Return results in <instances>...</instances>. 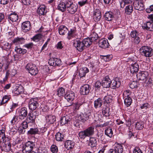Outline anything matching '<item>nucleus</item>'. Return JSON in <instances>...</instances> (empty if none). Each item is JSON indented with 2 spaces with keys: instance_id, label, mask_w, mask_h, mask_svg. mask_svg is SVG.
<instances>
[{
  "instance_id": "obj_1",
  "label": "nucleus",
  "mask_w": 153,
  "mask_h": 153,
  "mask_svg": "<svg viewBox=\"0 0 153 153\" xmlns=\"http://www.w3.org/2000/svg\"><path fill=\"white\" fill-rule=\"evenodd\" d=\"M94 133V127L90 126L85 130L80 132L79 133V138L84 139L86 137L92 135Z\"/></svg>"
},
{
  "instance_id": "obj_2",
  "label": "nucleus",
  "mask_w": 153,
  "mask_h": 153,
  "mask_svg": "<svg viewBox=\"0 0 153 153\" xmlns=\"http://www.w3.org/2000/svg\"><path fill=\"white\" fill-rule=\"evenodd\" d=\"M75 97L74 92H71L67 93L65 95L66 100L63 103L64 106L68 107L71 105L72 104V101L74 100Z\"/></svg>"
},
{
  "instance_id": "obj_3",
  "label": "nucleus",
  "mask_w": 153,
  "mask_h": 153,
  "mask_svg": "<svg viewBox=\"0 0 153 153\" xmlns=\"http://www.w3.org/2000/svg\"><path fill=\"white\" fill-rule=\"evenodd\" d=\"M67 10L69 13L74 14L78 8L77 6L73 3L71 0H67L66 1Z\"/></svg>"
},
{
  "instance_id": "obj_4",
  "label": "nucleus",
  "mask_w": 153,
  "mask_h": 153,
  "mask_svg": "<svg viewBox=\"0 0 153 153\" xmlns=\"http://www.w3.org/2000/svg\"><path fill=\"white\" fill-rule=\"evenodd\" d=\"M34 146V143L28 141L26 143L23 147L22 152L23 153H30Z\"/></svg>"
},
{
  "instance_id": "obj_5",
  "label": "nucleus",
  "mask_w": 153,
  "mask_h": 153,
  "mask_svg": "<svg viewBox=\"0 0 153 153\" xmlns=\"http://www.w3.org/2000/svg\"><path fill=\"white\" fill-rule=\"evenodd\" d=\"M140 52L142 55L149 57L152 55V50L151 48L148 46H143L140 48Z\"/></svg>"
},
{
  "instance_id": "obj_6",
  "label": "nucleus",
  "mask_w": 153,
  "mask_h": 153,
  "mask_svg": "<svg viewBox=\"0 0 153 153\" xmlns=\"http://www.w3.org/2000/svg\"><path fill=\"white\" fill-rule=\"evenodd\" d=\"M29 72L32 75H35L38 72V70L36 65L33 64L28 63L25 67Z\"/></svg>"
},
{
  "instance_id": "obj_7",
  "label": "nucleus",
  "mask_w": 153,
  "mask_h": 153,
  "mask_svg": "<svg viewBox=\"0 0 153 153\" xmlns=\"http://www.w3.org/2000/svg\"><path fill=\"white\" fill-rule=\"evenodd\" d=\"M90 114V113L86 114L85 113H81L76 116V119L78 121L84 123L86 120L89 119Z\"/></svg>"
},
{
  "instance_id": "obj_8",
  "label": "nucleus",
  "mask_w": 153,
  "mask_h": 153,
  "mask_svg": "<svg viewBox=\"0 0 153 153\" xmlns=\"http://www.w3.org/2000/svg\"><path fill=\"white\" fill-rule=\"evenodd\" d=\"M134 8L139 11H142L145 9L143 0H135L134 3Z\"/></svg>"
},
{
  "instance_id": "obj_9",
  "label": "nucleus",
  "mask_w": 153,
  "mask_h": 153,
  "mask_svg": "<svg viewBox=\"0 0 153 153\" xmlns=\"http://www.w3.org/2000/svg\"><path fill=\"white\" fill-rule=\"evenodd\" d=\"M73 45L76 48L77 50L80 51H82L85 48L83 42L80 41L78 39H77L74 41Z\"/></svg>"
},
{
  "instance_id": "obj_10",
  "label": "nucleus",
  "mask_w": 153,
  "mask_h": 153,
  "mask_svg": "<svg viewBox=\"0 0 153 153\" xmlns=\"http://www.w3.org/2000/svg\"><path fill=\"white\" fill-rule=\"evenodd\" d=\"M48 62L50 65L53 66H59L61 65V60L58 58H51Z\"/></svg>"
},
{
  "instance_id": "obj_11",
  "label": "nucleus",
  "mask_w": 153,
  "mask_h": 153,
  "mask_svg": "<svg viewBox=\"0 0 153 153\" xmlns=\"http://www.w3.org/2000/svg\"><path fill=\"white\" fill-rule=\"evenodd\" d=\"M148 76V73L147 71H142L139 72L137 75V77L138 79L144 81L146 80Z\"/></svg>"
},
{
  "instance_id": "obj_12",
  "label": "nucleus",
  "mask_w": 153,
  "mask_h": 153,
  "mask_svg": "<svg viewBox=\"0 0 153 153\" xmlns=\"http://www.w3.org/2000/svg\"><path fill=\"white\" fill-rule=\"evenodd\" d=\"M38 105V103L36 99H30L29 102V107L31 110H35Z\"/></svg>"
},
{
  "instance_id": "obj_13",
  "label": "nucleus",
  "mask_w": 153,
  "mask_h": 153,
  "mask_svg": "<svg viewBox=\"0 0 153 153\" xmlns=\"http://www.w3.org/2000/svg\"><path fill=\"white\" fill-rule=\"evenodd\" d=\"M91 89L90 86L88 84L83 85L80 88V92L83 95H87L89 93Z\"/></svg>"
},
{
  "instance_id": "obj_14",
  "label": "nucleus",
  "mask_w": 153,
  "mask_h": 153,
  "mask_svg": "<svg viewBox=\"0 0 153 153\" xmlns=\"http://www.w3.org/2000/svg\"><path fill=\"white\" fill-rule=\"evenodd\" d=\"M111 80L108 76H105L102 81V85L103 87L107 88L110 87Z\"/></svg>"
},
{
  "instance_id": "obj_15",
  "label": "nucleus",
  "mask_w": 153,
  "mask_h": 153,
  "mask_svg": "<svg viewBox=\"0 0 153 153\" xmlns=\"http://www.w3.org/2000/svg\"><path fill=\"white\" fill-rule=\"evenodd\" d=\"M93 17L94 20L96 22H98L101 19L102 16L100 11L98 9H96L94 10Z\"/></svg>"
},
{
  "instance_id": "obj_16",
  "label": "nucleus",
  "mask_w": 153,
  "mask_h": 153,
  "mask_svg": "<svg viewBox=\"0 0 153 153\" xmlns=\"http://www.w3.org/2000/svg\"><path fill=\"white\" fill-rule=\"evenodd\" d=\"M36 113H30L28 114L27 121L28 123H34L36 117Z\"/></svg>"
},
{
  "instance_id": "obj_17",
  "label": "nucleus",
  "mask_w": 153,
  "mask_h": 153,
  "mask_svg": "<svg viewBox=\"0 0 153 153\" xmlns=\"http://www.w3.org/2000/svg\"><path fill=\"white\" fill-rule=\"evenodd\" d=\"M22 30L24 32H27L31 28L30 24L29 22L27 21L22 23L21 26Z\"/></svg>"
},
{
  "instance_id": "obj_18",
  "label": "nucleus",
  "mask_w": 153,
  "mask_h": 153,
  "mask_svg": "<svg viewBox=\"0 0 153 153\" xmlns=\"http://www.w3.org/2000/svg\"><path fill=\"white\" fill-rule=\"evenodd\" d=\"M99 43V46L102 48H106L109 46L108 40L104 38L100 39Z\"/></svg>"
},
{
  "instance_id": "obj_19",
  "label": "nucleus",
  "mask_w": 153,
  "mask_h": 153,
  "mask_svg": "<svg viewBox=\"0 0 153 153\" xmlns=\"http://www.w3.org/2000/svg\"><path fill=\"white\" fill-rule=\"evenodd\" d=\"M139 66L137 63L132 64L130 67V70L131 73H136L138 71Z\"/></svg>"
},
{
  "instance_id": "obj_20",
  "label": "nucleus",
  "mask_w": 153,
  "mask_h": 153,
  "mask_svg": "<svg viewBox=\"0 0 153 153\" xmlns=\"http://www.w3.org/2000/svg\"><path fill=\"white\" fill-rule=\"evenodd\" d=\"M47 12L46 7L44 5H41L37 10V13L39 15H44Z\"/></svg>"
},
{
  "instance_id": "obj_21",
  "label": "nucleus",
  "mask_w": 153,
  "mask_h": 153,
  "mask_svg": "<svg viewBox=\"0 0 153 153\" xmlns=\"http://www.w3.org/2000/svg\"><path fill=\"white\" fill-rule=\"evenodd\" d=\"M89 72V70L86 67H83L80 68L79 71V75L80 77L85 76L86 74Z\"/></svg>"
},
{
  "instance_id": "obj_22",
  "label": "nucleus",
  "mask_w": 153,
  "mask_h": 153,
  "mask_svg": "<svg viewBox=\"0 0 153 153\" xmlns=\"http://www.w3.org/2000/svg\"><path fill=\"white\" fill-rule=\"evenodd\" d=\"M46 118L47 122L49 124L54 123L56 120V117L54 115H47Z\"/></svg>"
},
{
  "instance_id": "obj_23",
  "label": "nucleus",
  "mask_w": 153,
  "mask_h": 153,
  "mask_svg": "<svg viewBox=\"0 0 153 153\" xmlns=\"http://www.w3.org/2000/svg\"><path fill=\"white\" fill-rule=\"evenodd\" d=\"M121 82L120 81L114 80L111 81L110 87L113 89H115L116 88H119Z\"/></svg>"
},
{
  "instance_id": "obj_24",
  "label": "nucleus",
  "mask_w": 153,
  "mask_h": 153,
  "mask_svg": "<svg viewBox=\"0 0 153 153\" xmlns=\"http://www.w3.org/2000/svg\"><path fill=\"white\" fill-rule=\"evenodd\" d=\"M68 32V28L65 26H60L59 28V32L61 35H64Z\"/></svg>"
},
{
  "instance_id": "obj_25",
  "label": "nucleus",
  "mask_w": 153,
  "mask_h": 153,
  "mask_svg": "<svg viewBox=\"0 0 153 153\" xmlns=\"http://www.w3.org/2000/svg\"><path fill=\"white\" fill-rule=\"evenodd\" d=\"M27 108L25 107L22 108L20 111V119H23L27 116Z\"/></svg>"
},
{
  "instance_id": "obj_26",
  "label": "nucleus",
  "mask_w": 153,
  "mask_h": 153,
  "mask_svg": "<svg viewBox=\"0 0 153 153\" xmlns=\"http://www.w3.org/2000/svg\"><path fill=\"white\" fill-rule=\"evenodd\" d=\"M28 123L26 122H23L21 124V126H20V133L23 134L25 131V129L27 128L28 127L27 123Z\"/></svg>"
},
{
  "instance_id": "obj_27",
  "label": "nucleus",
  "mask_w": 153,
  "mask_h": 153,
  "mask_svg": "<svg viewBox=\"0 0 153 153\" xmlns=\"http://www.w3.org/2000/svg\"><path fill=\"white\" fill-rule=\"evenodd\" d=\"M143 27L148 30L150 31L153 30V24L151 22H148L144 23Z\"/></svg>"
},
{
  "instance_id": "obj_28",
  "label": "nucleus",
  "mask_w": 153,
  "mask_h": 153,
  "mask_svg": "<svg viewBox=\"0 0 153 153\" xmlns=\"http://www.w3.org/2000/svg\"><path fill=\"white\" fill-rule=\"evenodd\" d=\"M66 0L65 3L63 2H61L59 4L58 6V9L60 10L62 12L64 11L66 9H67L66 7Z\"/></svg>"
},
{
  "instance_id": "obj_29",
  "label": "nucleus",
  "mask_w": 153,
  "mask_h": 153,
  "mask_svg": "<svg viewBox=\"0 0 153 153\" xmlns=\"http://www.w3.org/2000/svg\"><path fill=\"white\" fill-rule=\"evenodd\" d=\"M74 143L72 141L68 140L65 143V147L68 149H71L74 147Z\"/></svg>"
},
{
  "instance_id": "obj_30",
  "label": "nucleus",
  "mask_w": 153,
  "mask_h": 153,
  "mask_svg": "<svg viewBox=\"0 0 153 153\" xmlns=\"http://www.w3.org/2000/svg\"><path fill=\"white\" fill-rule=\"evenodd\" d=\"M114 150L118 153H122L123 151V147L120 144H115Z\"/></svg>"
},
{
  "instance_id": "obj_31",
  "label": "nucleus",
  "mask_w": 153,
  "mask_h": 153,
  "mask_svg": "<svg viewBox=\"0 0 153 153\" xmlns=\"http://www.w3.org/2000/svg\"><path fill=\"white\" fill-rule=\"evenodd\" d=\"M18 15L16 13H11L8 17V19L13 22L16 21L18 19Z\"/></svg>"
},
{
  "instance_id": "obj_32",
  "label": "nucleus",
  "mask_w": 153,
  "mask_h": 153,
  "mask_svg": "<svg viewBox=\"0 0 153 153\" xmlns=\"http://www.w3.org/2000/svg\"><path fill=\"white\" fill-rule=\"evenodd\" d=\"M5 146H4V150L6 152H9L11 150V144L8 141L6 142V141L4 142Z\"/></svg>"
},
{
  "instance_id": "obj_33",
  "label": "nucleus",
  "mask_w": 153,
  "mask_h": 153,
  "mask_svg": "<svg viewBox=\"0 0 153 153\" xmlns=\"http://www.w3.org/2000/svg\"><path fill=\"white\" fill-rule=\"evenodd\" d=\"M8 138L5 136L4 131L2 130L0 131V142H4Z\"/></svg>"
},
{
  "instance_id": "obj_34",
  "label": "nucleus",
  "mask_w": 153,
  "mask_h": 153,
  "mask_svg": "<svg viewBox=\"0 0 153 153\" xmlns=\"http://www.w3.org/2000/svg\"><path fill=\"white\" fill-rule=\"evenodd\" d=\"M102 101L101 99L99 98L94 102V106L95 108L100 107L102 104Z\"/></svg>"
},
{
  "instance_id": "obj_35",
  "label": "nucleus",
  "mask_w": 153,
  "mask_h": 153,
  "mask_svg": "<svg viewBox=\"0 0 153 153\" xmlns=\"http://www.w3.org/2000/svg\"><path fill=\"white\" fill-rule=\"evenodd\" d=\"M89 145L92 147H95L97 145L96 139L94 137H90Z\"/></svg>"
},
{
  "instance_id": "obj_36",
  "label": "nucleus",
  "mask_w": 153,
  "mask_h": 153,
  "mask_svg": "<svg viewBox=\"0 0 153 153\" xmlns=\"http://www.w3.org/2000/svg\"><path fill=\"white\" fill-rule=\"evenodd\" d=\"M56 140L58 141H62L64 140L63 134L61 133L58 132L55 135Z\"/></svg>"
},
{
  "instance_id": "obj_37",
  "label": "nucleus",
  "mask_w": 153,
  "mask_h": 153,
  "mask_svg": "<svg viewBox=\"0 0 153 153\" xmlns=\"http://www.w3.org/2000/svg\"><path fill=\"white\" fill-rule=\"evenodd\" d=\"M114 16L111 12H108L105 14V17L106 20L109 21L111 20Z\"/></svg>"
},
{
  "instance_id": "obj_38",
  "label": "nucleus",
  "mask_w": 153,
  "mask_h": 153,
  "mask_svg": "<svg viewBox=\"0 0 153 153\" xmlns=\"http://www.w3.org/2000/svg\"><path fill=\"white\" fill-rule=\"evenodd\" d=\"M84 47H88L93 42L89 38L85 39L82 41Z\"/></svg>"
},
{
  "instance_id": "obj_39",
  "label": "nucleus",
  "mask_w": 153,
  "mask_h": 153,
  "mask_svg": "<svg viewBox=\"0 0 153 153\" xmlns=\"http://www.w3.org/2000/svg\"><path fill=\"white\" fill-rule=\"evenodd\" d=\"M90 37L89 38L92 42L96 41L99 38V36L97 33L94 31L91 32Z\"/></svg>"
},
{
  "instance_id": "obj_40",
  "label": "nucleus",
  "mask_w": 153,
  "mask_h": 153,
  "mask_svg": "<svg viewBox=\"0 0 153 153\" xmlns=\"http://www.w3.org/2000/svg\"><path fill=\"white\" fill-rule=\"evenodd\" d=\"M69 117L68 116L62 117L60 120L61 124L63 125L68 123L69 121Z\"/></svg>"
},
{
  "instance_id": "obj_41",
  "label": "nucleus",
  "mask_w": 153,
  "mask_h": 153,
  "mask_svg": "<svg viewBox=\"0 0 153 153\" xmlns=\"http://www.w3.org/2000/svg\"><path fill=\"white\" fill-rule=\"evenodd\" d=\"M125 98L124 103L128 107L131 105L132 101V99L129 97H127Z\"/></svg>"
},
{
  "instance_id": "obj_42",
  "label": "nucleus",
  "mask_w": 153,
  "mask_h": 153,
  "mask_svg": "<svg viewBox=\"0 0 153 153\" xmlns=\"http://www.w3.org/2000/svg\"><path fill=\"white\" fill-rule=\"evenodd\" d=\"M10 99V96L9 95H5L3 97L1 102V105L7 103Z\"/></svg>"
},
{
  "instance_id": "obj_43",
  "label": "nucleus",
  "mask_w": 153,
  "mask_h": 153,
  "mask_svg": "<svg viewBox=\"0 0 153 153\" xmlns=\"http://www.w3.org/2000/svg\"><path fill=\"white\" fill-rule=\"evenodd\" d=\"M42 35L40 33H39L34 36L31 39L34 42H37L42 38Z\"/></svg>"
},
{
  "instance_id": "obj_44",
  "label": "nucleus",
  "mask_w": 153,
  "mask_h": 153,
  "mask_svg": "<svg viewBox=\"0 0 153 153\" xmlns=\"http://www.w3.org/2000/svg\"><path fill=\"white\" fill-rule=\"evenodd\" d=\"M104 102L107 104L109 103L112 101V97L110 95L105 96L104 98Z\"/></svg>"
},
{
  "instance_id": "obj_45",
  "label": "nucleus",
  "mask_w": 153,
  "mask_h": 153,
  "mask_svg": "<svg viewBox=\"0 0 153 153\" xmlns=\"http://www.w3.org/2000/svg\"><path fill=\"white\" fill-rule=\"evenodd\" d=\"M133 9V7L131 5H129L126 7V12L127 14H130Z\"/></svg>"
},
{
  "instance_id": "obj_46",
  "label": "nucleus",
  "mask_w": 153,
  "mask_h": 153,
  "mask_svg": "<svg viewBox=\"0 0 153 153\" xmlns=\"http://www.w3.org/2000/svg\"><path fill=\"white\" fill-rule=\"evenodd\" d=\"M131 3V0H122L120 3L121 7L123 8L126 4H129Z\"/></svg>"
},
{
  "instance_id": "obj_47",
  "label": "nucleus",
  "mask_w": 153,
  "mask_h": 153,
  "mask_svg": "<svg viewBox=\"0 0 153 153\" xmlns=\"http://www.w3.org/2000/svg\"><path fill=\"white\" fill-rule=\"evenodd\" d=\"M105 134L109 137H111L113 134V131L111 128H109L105 130Z\"/></svg>"
},
{
  "instance_id": "obj_48",
  "label": "nucleus",
  "mask_w": 153,
  "mask_h": 153,
  "mask_svg": "<svg viewBox=\"0 0 153 153\" xmlns=\"http://www.w3.org/2000/svg\"><path fill=\"white\" fill-rule=\"evenodd\" d=\"M65 93V90L64 88L61 87L59 88L57 91V95L59 97H61L64 95Z\"/></svg>"
},
{
  "instance_id": "obj_49",
  "label": "nucleus",
  "mask_w": 153,
  "mask_h": 153,
  "mask_svg": "<svg viewBox=\"0 0 153 153\" xmlns=\"http://www.w3.org/2000/svg\"><path fill=\"white\" fill-rule=\"evenodd\" d=\"M101 58L105 62L109 61L112 58V56L111 55L102 56Z\"/></svg>"
},
{
  "instance_id": "obj_50",
  "label": "nucleus",
  "mask_w": 153,
  "mask_h": 153,
  "mask_svg": "<svg viewBox=\"0 0 153 153\" xmlns=\"http://www.w3.org/2000/svg\"><path fill=\"white\" fill-rule=\"evenodd\" d=\"M143 127V124L142 122H137L135 124L136 128L138 130H141Z\"/></svg>"
},
{
  "instance_id": "obj_51",
  "label": "nucleus",
  "mask_w": 153,
  "mask_h": 153,
  "mask_svg": "<svg viewBox=\"0 0 153 153\" xmlns=\"http://www.w3.org/2000/svg\"><path fill=\"white\" fill-rule=\"evenodd\" d=\"M51 150L53 153H57L58 152L57 147L55 145H52L51 147Z\"/></svg>"
},
{
  "instance_id": "obj_52",
  "label": "nucleus",
  "mask_w": 153,
  "mask_h": 153,
  "mask_svg": "<svg viewBox=\"0 0 153 153\" xmlns=\"http://www.w3.org/2000/svg\"><path fill=\"white\" fill-rule=\"evenodd\" d=\"M68 36L67 38L69 39H72L74 36V31L71 30L70 31H68Z\"/></svg>"
},
{
  "instance_id": "obj_53",
  "label": "nucleus",
  "mask_w": 153,
  "mask_h": 153,
  "mask_svg": "<svg viewBox=\"0 0 153 153\" xmlns=\"http://www.w3.org/2000/svg\"><path fill=\"white\" fill-rule=\"evenodd\" d=\"M38 129L37 128H31L30 130L28 131V133L30 134H36L38 133Z\"/></svg>"
},
{
  "instance_id": "obj_54",
  "label": "nucleus",
  "mask_w": 153,
  "mask_h": 153,
  "mask_svg": "<svg viewBox=\"0 0 153 153\" xmlns=\"http://www.w3.org/2000/svg\"><path fill=\"white\" fill-rule=\"evenodd\" d=\"M109 108L107 107L105 108H103L102 109V113L106 116H109Z\"/></svg>"
},
{
  "instance_id": "obj_55",
  "label": "nucleus",
  "mask_w": 153,
  "mask_h": 153,
  "mask_svg": "<svg viewBox=\"0 0 153 153\" xmlns=\"http://www.w3.org/2000/svg\"><path fill=\"white\" fill-rule=\"evenodd\" d=\"M138 83L136 81L132 82L130 85V87L132 89L134 88L137 86Z\"/></svg>"
},
{
  "instance_id": "obj_56",
  "label": "nucleus",
  "mask_w": 153,
  "mask_h": 153,
  "mask_svg": "<svg viewBox=\"0 0 153 153\" xmlns=\"http://www.w3.org/2000/svg\"><path fill=\"white\" fill-rule=\"evenodd\" d=\"M140 41L139 37L138 36L134 38L133 42L135 44H138Z\"/></svg>"
},
{
  "instance_id": "obj_57",
  "label": "nucleus",
  "mask_w": 153,
  "mask_h": 153,
  "mask_svg": "<svg viewBox=\"0 0 153 153\" xmlns=\"http://www.w3.org/2000/svg\"><path fill=\"white\" fill-rule=\"evenodd\" d=\"M129 94L130 91L128 90H126L123 93V97L125 98V97H129Z\"/></svg>"
},
{
  "instance_id": "obj_58",
  "label": "nucleus",
  "mask_w": 153,
  "mask_h": 153,
  "mask_svg": "<svg viewBox=\"0 0 153 153\" xmlns=\"http://www.w3.org/2000/svg\"><path fill=\"white\" fill-rule=\"evenodd\" d=\"M149 105L148 103H146L140 105V108L142 109H146L149 106Z\"/></svg>"
},
{
  "instance_id": "obj_59",
  "label": "nucleus",
  "mask_w": 153,
  "mask_h": 153,
  "mask_svg": "<svg viewBox=\"0 0 153 153\" xmlns=\"http://www.w3.org/2000/svg\"><path fill=\"white\" fill-rule=\"evenodd\" d=\"M10 74V71H7L6 73L5 77H4L3 79V81H4V82H5L7 80Z\"/></svg>"
},
{
  "instance_id": "obj_60",
  "label": "nucleus",
  "mask_w": 153,
  "mask_h": 153,
  "mask_svg": "<svg viewBox=\"0 0 153 153\" xmlns=\"http://www.w3.org/2000/svg\"><path fill=\"white\" fill-rule=\"evenodd\" d=\"M33 44L32 42H30L28 44H25L24 46L25 47L27 48L30 49L32 48L33 46Z\"/></svg>"
},
{
  "instance_id": "obj_61",
  "label": "nucleus",
  "mask_w": 153,
  "mask_h": 153,
  "mask_svg": "<svg viewBox=\"0 0 153 153\" xmlns=\"http://www.w3.org/2000/svg\"><path fill=\"white\" fill-rule=\"evenodd\" d=\"M131 37L133 38H134L138 36V34L137 32L136 31H132L131 33Z\"/></svg>"
},
{
  "instance_id": "obj_62",
  "label": "nucleus",
  "mask_w": 153,
  "mask_h": 153,
  "mask_svg": "<svg viewBox=\"0 0 153 153\" xmlns=\"http://www.w3.org/2000/svg\"><path fill=\"white\" fill-rule=\"evenodd\" d=\"M133 153H143L141 150L138 148L135 147L134 149Z\"/></svg>"
},
{
  "instance_id": "obj_63",
  "label": "nucleus",
  "mask_w": 153,
  "mask_h": 153,
  "mask_svg": "<svg viewBox=\"0 0 153 153\" xmlns=\"http://www.w3.org/2000/svg\"><path fill=\"white\" fill-rule=\"evenodd\" d=\"M101 85L100 82L99 81H98L95 83V88L98 89L101 87Z\"/></svg>"
},
{
  "instance_id": "obj_64",
  "label": "nucleus",
  "mask_w": 153,
  "mask_h": 153,
  "mask_svg": "<svg viewBox=\"0 0 153 153\" xmlns=\"http://www.w3.org/2000/svg\"><path fill=\"white\" fill-rule=\"evenodd\" d=\"M87 2V0H84L79 1L78 3L80 6H82L86 4Z\"/></svg>"
}]
</instances>
